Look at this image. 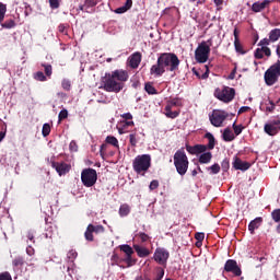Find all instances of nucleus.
<instances>
[{
    "label": "nucleus",
    "instance_id": "27",
    "mask_svg": "<svg viewBox=\"0 0 280 280\" xmlns=\"http://www.w3.org/2000/svg\"><path fill=\"white\" fill-rule=\"evenodd\" d=\"M118 213H119L120 218H126L127 215H129L130 207L128 206V203L120 205Z\"/></svg>",
    "mask_w": 280,
    "mask_h": 280
},
{
    "label": "nucleus",
    "instance_id": "29",
    "mask_svg": "<svg viewBox=\"0 0 280 280\" xmlns=\"http://www.w3.org/2000/svg\"><path fill=\"white\" fill-rule=\"evenodd\" d=\"M105 141L106 143L113 145L114 148H119V140H117L115 136H107Z\"/></svg>",
    "mask_w": 280,
    "mask_h": 280
},
{
    "label": "nucleus",
    "instance_id": "37",
    "mask_svg": "<svg viewBox=\"0 0 280 280\" xmlns=\"http://www.w3.org/2000/svg\"><path fill=\"white\" fill-rule=\"evenodd\" d=\"M78 257V252H75V249H71L68 252L67 254V258L69 259V261H72Z\"/></svg>",
    "mask_w": 280,
    "mask_h": 280
},
{
    "label": "nucleus",
    "instance_id": "14",
    "mask_svg": "<svg viewBox=\"0 0 280 280\" xmlns=\"http://www.w3.org/2000/svg\"><path fill=\"white\" fill-rule=\"evenodd\" d=\"M224 270L225 272H232L234 277H242V268L237 266V261L234 259L226 260Z\"/></svg>",
    "mask_w": 280,
    "mask_h": 280
},
{
    "label": "nucleus",
    "instance_id": "56",
    "mask_svg": "<svg viewBox=\"0 0 280 280\" xmlns=\"http://www.w3.org/2000/svg\"><path fill=\"white\" fill-rule=\"evenodd\" d=\"M195 237L198 242H202L205 240V233H197Z\"/></svg>",
    "mask_w": 280,
    "mask_h": 280
},
{
    "label": "nucleus",
    "instance_id": "30",
    "mask_svg": "<svg viewBox=\"0 0 280 280\" xmlns=\"http://www.w3.org/2000/svg\"><path fill=\"white\" fill-rule=\"evenodd\" d=\"M8 12V5L0 2V23H3L5 19V13Z\"/></svg>",
    "mask_w": 280,
    "mask_h": 280
},
{
    "label": "nucleus",
    "instance_id": "10",
    "mask_svg": "<svg viewBox=\"0 0 280 280\" xmlns=\"http://www.w3.org/2000/svg\"><path fill=\"white\" fill-rule=\"evenodd\" d=\"M81 182L84 187H93L97 183V171L93 168H84L81 173Z\"/></svg>",
    "mask_w": 280,
    "mask_h": 280
},
{
    "label": "nucleus",
    "instance_id": "21",
    "mask_svg": "<svg viewBox=\"0 0 280 280\" xmlns=\"http://www.w3.org/2000/svg\"><path fill=\"white\" fill-rule=\"evenodd\" d=\"M222 139L223 141H233L235 139V133H233V130L230 128H225L222 132Z\"/></svg>",
    "mask_w": 280,
    "mask_h": 280
},
{
    "label": "nucleus",
    "instance_id": "2",
    "mask_svg": "<svg viewBox=\"0 0 280 280\" xmlns=\"http://www.w3.org/2000/svg\"><path fill=\"white\" fill-rule=\"evenodd\" d=\"M128 71L126 70H114L112 73L106 74V79L103 84V89L107 93H119L124 91V82H128Z\"/></svg>",
    "mask_w": 280,
    "mask_h": 280
},
{
    "label": "nucleus",
    "instance_id": "48",
    "mask_svg": "<svg viewBox=\"0 0 280 280\" xmlns=\"http://www.w3.org/2000/svg\"><path fill=\"white\" fill-rule=\"evenodd\" d=\"M70 152H78V143L75 141H71L69 144Z\"/></svg>",
    "mask_w": 280,
    "mask_h": 280
},
{
    "label": "nucleus",
    "instance_id": "50",
    "mask_svg": "<svg viewBox=\"0 0 280 280\" xmlns=\"http://www.w3.org/2000/svg\"><path fill=\"white\" fill-rule=\"evenodd\" d=\"M115 14H125V12H128V9L125 7L117 8L115 11Z\"/></svg>",
    "mask_w": 280,
    "mask_h": 280
},
{
    "label": "nucleus",
    "instance_id": "20",
    "mask_svg": "<svg viewBox=\"0 0 280 280\" xmlns=\"http://www.w3.org/2000/svg\"><path fill=\"white\" fill-rule=\"evenodd\" d=\"M233 165L235 170H241L242 172H246V170L250 168V163L244 162L240 159H235Z\"/></svg>",
    "mask_w": 280,
    "mask_h": 280
},
{
    "label": "nucleus",
    "instance_id": "1",
    "mask_svg": "<svg viewBox=\"0 0 280 280\" xmlns=\"http://www.w3.org/2000/svg\"><path fill=\"white\" fill-rule=\"evenodd\" d=\"M180 67V60L175 54L165 52L158 58V63L151 67V75H162L165 71L176 73Z\"/></svg>",
    "mask_w": 280,
    "mask_h": 280
},
{
    "label": "nucleus",
    "instance_id": "55",
    "mask_svg": "<svg viewBox=\"0 0 280 280\" xmlns=\"http://www.w3.org/2000/svg\"><path fill=\"white\" fill-rule=\"evenodd\" d=\"M250 110L249 106H243L238 109V115H242V113H248Z\"/></svg>",
    "mask_w": 280,
    "mask_h": 280
},
{
    "label": "nucleus",
    "instance_id": "61",
    "mask_svg": "<svg viewBox=\"0 0 280 280\" xmlns=\"http://www.w3.org/2000/svg\"><path fill=\"white\" fill-rule=\"evenodd\" d=\"M27 238L32 242L34 240V233L33 232H28L27 233Z\"/></svg>",
    "mask_w": 280,
    "mask_h": 280
},
{
    "label": "nucleus",
    "instance_id": "54",
    "mask_svg": "<svg viewBox=\"0 0 280 280\" xmlns=\"http://www.w3.org/2000/svg\"><path fill=\"white\" fill-rule=\"evenodd\" d=\"M85 3L90 8H93V7L97 5V0H86Z\"/></svg>",
    "mask_w": 280,
    "mask_h": 280
},
{
    "label": "nucleus",
    "instance_id": "57",
    "mask_svg": "<svg viewBox=\"0 0 280 280\" xmlns=\"http://www.w3.org/2000/svg\"><path fill=\"white\" fill-rule=\"evenodd\" d=\"M233 35L234 40H240V31L237 30V27L234 28Z\"/></svg>",
    "mask_w": 280,
    "mask_h": 280
},
{
    "label": "nucleus",
    "instance_id": "25",
    "mask_svg": "<svg viewBox=\"0 0 280 280\" xmlns=\"http://www.w3.org/2000/svg\"><path fill=\"white\" fill-rule=\"evenodd\" d=\"M136 242H140L141 244H145V242H150V235L144 232H139L135 235Z\"/></svg>",
    "mask_w": 280,
    "mask_h": 280
},
{
    "label": "nucleus",
    "instance_id": "12",
    "mask_svg": "<svg viewBox=\"0 0 280 280\" xmlns=\"http://www.w3.org/2000/svg\"><path fill=\"white\" fill-rule=\"evenodd\" d=\"M264 131L266 132V135H269V137H275L276 135H279L280 118H273L266 122L264 126Z\"/></svg>",
    "mask_w": 280,
    "mask_h": 280
},
{
    "label": "nucleus",
    "instance_id": "63",
    "mask_svg": "<svg viewBox=\"0 0 280 280\" xmlns=\"http://www.w3.org/2000/svg\"><path fill=\"white\" fill-rule=\"evenodd\" d=\"M276 54H277L278 58H280V45L277 46Z\"/></svg>",
    "mask_w": 280,
    "mask_h": 280
},
{
    "label": "nucleus",
    "instance_id": "47",
    "mask_svg": "<svg viewBox=\"0 0 280 280\" xmlns=\"http://www.w3.org/2000/svg\"><path fill=\"white\" fill-rule=\"evenodd\" d=\"M149 189H150L151 191H154V189H159V180L153 179V180L150 183Z\"/></svg>",
    "mask_w": 280,
    "mask_h": 280
},
{
    "label": "nucleus",
    "instance_id": "9",
    "mask_svg": "<svg viewBox=\"0 0 280 280\" xmlns=\"http://www.w3.org/2000/svg\"><path fill=\"white\" fill-rule=\"evenodd\" d=\"M226 117H229V113L225 110L214 109L209 116V120L214 128H222V126H224V121H226Z\"/></svg>",
    "mask_w": 280,
    "mask_h": 280
},
{
    "label": "nucleus",
    "instance_id": "28",
    "mask_svg": "<svg viewBox=\"0 0 280 280\" xmlns=\"http://www.w3.org/2000/svg\"><path fill=\"white\" fill-rule=\"evenodd\" d=\"M205 138L208 139V150H213V148H215V138L213 137V133L211 132H207L205 135Z\"/></svg>",
    "mask_w": 280,
    "mask_h": 280
},
{
    "label": "nucleus",
    "instance_id": "22",
    "mask_svg": "<svg viewBox=\"0 0 280 280\" xmlns=\"http://www.w3.org/2000/svg\"><path fill=\"white\" fill-rule=\"evenodd\" d=\"M280 38V30L279 28H273L269 32V45L270 43H277V40Z\"/></svg>",
    "mask_w": 280,
    "mask_h": 280
},
{
    "label": "nucleus",
    "instance_id": "58",
    "mask_svg": "<svg viewBox=\"0 0 280 280\" xmlns=\"http://www.w3.org/2000/svg\"><path fill=\"white\" fill-rule=\"evenodd\" d=\"M22 264H23V259L21 258H16L13 260V266H22Z\"/></svg>",
    "mask_w": 280,
    "mask_h": 280
},
{
    "label": "nucleus",
    "instance_id": "62",
    "mask_svg": "<svg viewBox=\"0 0 280 280\" xmlns=\"http://www.w3.org/2000/svg\"><path fill=\"white\" fill-rule=\"evenodd\" d=\"M2 139H5V131L0 132V142L2 141Z\"/></svg>",
    "mask_w": 280,
    "mask_h": 280
},
{
    "label": "nucleus",
    "instance_id": "6",
    "mask_svg": "<svg viewBox=\"0 0 280 280\" xmlns=\"http://www.w3.org/2000/svg\"><path fill=\"white\" fill-rule=\"evenodd\" d=\"M211 39H208L207 42H201L197 49L195 50V60L197 62L203 65L209 60V54H211Z\"/></svg>",
    "mask_w": 280,
    "mask_h": 280
},
{
    "label": "nucleus",
    "instance_id": "40",
    "mask_svg": "<svg viewBox=\"0 0 280 280\" xmlns=\"http://www.w3.org/2000/svg\"><path fill=\"white\" fill-rule=\"evenodd\" d=\"M269 69L275 71V73L279 78V75H280V61H278L275 65H272Z\"/></svg>",
    "mask_w": 280,
    "mask_h": 280
},
{
    "label": "nucleus",
    "instance_id": "51",
    "mask_svg": "<svg viewBox=\"0 0 280 280\" xmlns=\"http://www.w3.org/2000/svg\"><path fill=\"white\" fill-rule=\"evenodd\" d=\"M122 119H125L126 121H132V114L130 113H125L120 116Z\"/></svg>",
    "mask_w": 280,
    "mask_h": 280
},
{
    "label": "nucleus",
    "instance_id": "19",
    "mask_svg": "<svg viewBox=\"0 0 280 280\" xmlns=\"http://www.w3.org/2000/svg\"><path fill=\"white\" fill-rule=\"evenodd\" d=\"M133 249L136 250L138 257H150V250L148 249V247L141 246L139 244H133Z\"/></svg>",
    "mask_w": 280,
    "mask_h": 280
},
{
    "label": "nucleus",
    "instance_id": "45",
    "mask_svg": "<svg viewBox=\"0 0 280 280\" xmlns=\"http://www.w3.org/2000/svg\"><path fill=\"white\" fill-rule=\"evenodd\" d=\"M67 117H69V112L67 109H62L59 113V121H62V119H67Z\"/></svg>",
    "mask_w": 280,
    "mask_h": 280
},
{
    "label": "nucleus",
    "instance_id": "11",
    "mask_svg": "<svg viewBox=\"0 0 280 280\" xmlns=\"http://www.w3.org/2000/svg\"><path fill=\"white\" fill-rule=\"evenodd\" d=\"M270 45V40L268 38H264L258 43V48L255 50L254 56L257 58V60H261L265 56L267 58H270L272 56V51L268 47Z\"/></svg>",
    "mask_w": 280,
    "mask_h": 280
},
{
    "label": "nucleus",
    "instance_id": "26",
    "mask_svg": "<svg viewBox=\"0 0 280 280\" xmlns=\"http://www.w3.org/2000/svg\"><path fill=\"white\" fill-rule=\"evenodd\" d=\"M121 127H118L119 135H125L126 129L130 126H135V121L132 120H125L120 124Z\"/></svg>",
    "mask_w": 280,
    "mask_h": 280
},
{
    "label": "nucleus",
    "instance_id": "24",
    "mask_svg": "<svg viewBox=\"0 0 280 280\" xmlns=\"http://www.w3.org/2000/svg\"><path fill=\"white\" fill-rule=\"evenodd\" d=\"M120 250L127 256V261H130L132 259V254L135 253V250H132V247H130V245H121Z\"/></svg>",
    "mask_w": 280,
    "mask_h": 280
},
{
    "label": "nucleus",
    "instance_id": "44",
    "mask_svg": "<svg viewBox=\"0 0 280 280\" xmlns=\"http://www.w3.org/2000/svg\"><path fill=\"white\" fill-rule=\"evenodd\" d=\"M51 10H58L60 8V0H49Z\"/></svg>",
    "mask_w": 280,
    "mask_h": 280
},
{
    "label": "nucleus",
    "instance_id": "23",
    "mask_svg": "<svg viewBox=\"0 0 280 280\" xmlns=\"http://www.w3.org/2000/svg\"><path fill=\"white\" fill-rule=\"evenodd\" d=\"M261 222H264V220L261 218H256L253 221H250V223L248 225L250 233H255L256 229L261 226Z\"/></svg>",
    "mask_w": 280,
    "mask_h": 280
},
{
    "label": "nucleus",
    "instance_id": "43",
    "mask_svg": "<svg viewBox=\"0 0 280 280\" xmlns=\"http://www.w3.org/2000/svg\"><path fill=\"white\" fill-rule=\"evenodd\" d=\"M35 80H38V82H45V81H47V77H45V73L38 71L35 74Z\"/></svg>",
    "mask_w": 280,
    "mask_h": 280
},
{
    "label": "nucleus",
    "instance_id": "13",
    "mask_svg": "<svg viewBox=\"0 0 280 280\" xmlns=\"http://www.w3.org/2000/svg\"><path fill=\"white\" fill-rule=\"evenodd\" d=\"M153 259L160 266H165L170 259V252L163 247H158L154 252Z\"/></svg>",
    "mask_w": 280,
    "mask_h": 280
},
{
    "label": "nucleus",
    "instance_id": "4",
    "mask_svg": "<svg viewBox=\"0 0 280 280\" xmlns=\"http://www.w3.org/2000/svg\"><path fill=\"white\" fill-rule=\"evenodd\" d=\"M186 150L189 154L199 155V163L207 164L211 163V159H213V154L211 152H207V145L205 144H196V145H186Z\"/></svg>",
    "mask_w": 280,
    "mask_h": 280
},
{
    "label": "nucleus",
    "instance_id": "52",
    "mask_svg": "<svg viewBox=\"0 0 280 280\" xmlns=\"http://www.w3.org/2000/svg\"><path fill=\"white\" fill-rule=\"evenodd\" d=\"M129 141H130L131 145H137V136H135V133H131L129 136Z\"/></svg>",
    "mask_w": 280,
    "mask_h": 280
},
{
    "label": "nucleus",
    "instance_id": "32",
    "mask_svg": "<svg viewBox=\"0 0 280 280\" xmlns=\"http://www.w3.org/2000/svg\"><path fill=\"white\" fill-rule=\"evenodd\" d=\"M265 105H266L267 113H272L276 108L275 102H272L271 100H267L265 102Z\"/></svg>",
    "mask_w": 280,
    "mask_h": 280
},
{
    "label": "nucleus",
    "instance_id": "60",
    "mask_svg": "<svg viewBox=\"0 0 280 280\" xmlns=\"http://www.w3.org/2000/svg\"><path fill=\"white\" fill-rule=\"evenodd\" d=\"M26 253H27V255H30V256L34 255V249L32 248V246H28V247L26 248Z\"/></svg>",
    "mask_w": 280,
    "mask_h": 280
},
{
    "label": "nucleus",
    "instance_id": "41",
    "mask_svg": "<svg viewBox=\"0 0 280 280\" xmlns=\"http://www.w3.org/2000/svg\"><path fill=\"white\" fill-rule=\"evenodd\" d=\"M271 218L276 222H280V209H276L271 212Z\"/></svg>",
    "mask_w": 280,
    "mask_h": 280
},
{
    "label": "nucleus",
    "instance_id": "35",
    "mask_svg": "<svg viewBox=\"0 0 280 280\" xmlns=\"http://www.w3.org/2000/svg\"><path fill=\"white\" fill-rule=\"evenodd\" d=\"M49 132H51V126L49 124H44L42 129L43 137H49Z\"/></svg>",
    "mask_w": 280,
    "mask_h": 280
},
{
    "label": "nucleus",
    "instance_id": "5",
    "mask_svg": "<svg viewBox=\"0 0 280 280\" xmlns=\"http://www.w3.org/2000/svg\"><path fill=\"white\" fill-rule=\"evenodd\" d=\"M152 165V156L150 154H142L135 158L132 162L133 172L143 174L150 170Z\"/></svg>",
    "mask_w": 280,
    "mask_h": 280
},
{
    "label": "nucleus",
    "instance_id": "59",
    "mask_svg": "<svg viewBox=\"0 0 280 280\" xmlns=\"http://www.w3.org/2000/svg\"><path fill=\"white\" fill-rule=\"evenodd\" d=\"M124 7L127 8V10H130V8H132V0H126V3Z\"/></svg>",
    "mask_w": 280,
    "mask_h": 280
},
{
    "label": "nucleus",
    "instance_id": "33",
    "mask_svg": "<svg viewBox=\"0 0 280 280\" xmlns=\"http://www.w3.org/2000/svg\"><path fill=\"white\" fill-rule=\"evenodd\" d=\"M92 228L88 225L86 231L84 233V237L88 242H93V230Z\"/></svg>",
    "mask_w": 280,
    "mask_h": 280
},
{
    "label": "nucleus",
    "instance_id": "46",
    "mask_svg": "<svg viewBox=\"0 0 280 280\" xmlns=\"http://www.w3.org/2000/svg\"><path fill=\"white\" fill-rule=\"evenodd\" d=\"M44 68H45V74H46L48 78H51V73H52L51 65H44Z\"/></svg>",
    "mask_w": 280,
    "mask_h": 280
},
{
    "label": "nucleus",
    "instance_id": "53",
    "mask_svg": "<svg viewBox=\"0 0 280 280\" xmlns=\"http://www.w3.org/2000/svg\"><path fill=\"white\" fill-rule=\"evenodd\" d=\"M163 277H165V270L160 269V270L158 271L156 279H154V280H161V279H163Z\"/></svg>",
    "mask_w": 280,
    "mask_h": 280
},
{
    "label": "nucleus",
    "instance_id": "39",
    "mask_svg": "<svg viewBox=\"0 0 280 280\" xmlns=\"http://www.w3.org/2000/svg\"><path fill=\"white\" fill-rule=\"evenodd\" d=\"M61 86L65 91H71V81L68 79H63L61 82Z\"/></svg>",
    "mask_w": 280,
    "mask_h": 280
},
{
    "label": "nucleus",
    "instance_id": "42",
    "mask_svg": "<svg viewBox=\"0 0 280 280\" xmlns=\"http://www.w3.org/2000/svg\"><path fill=\"white\" fill-rule=\"evenodd\" d=\"M233 130H234V135H236V137H238V135H242V130H244V127H242V125H235V122H234Z\"/></svg>",
    "mask_w": 280,
    "mask_h": 280
},
{
    "label": "nucleus",
    "instance_id": "16",
    "mask_svg": "<svg viewBox=\"0 0 280 280\" xmlns=\"http://www.w3.org/2000/svg\"><path fill=\"white\" fill-rule=\"evenodd\" d=\"M278 80H279V77L270 68L265 72V82L267 86H272L273 84L277 83Z\"/></svg>",
    "mask_w": 280,
    "mask_h": 280
},
{
    "label": "nucleus",
    "instance_id": "36",
    "mask_svg": "<svg viewBox=\"0 0 280 280\" xmlns=\"http://www.w3.org/2000/svg\"><path fill=\"white\" fill-rule=\"evenodd\" d=\"M88 226H91V231L93 233H104V228L102 225H93V224H89Z\"/></svg>",
    "mask_w": 280,
    "mask_h": 280
},
{
    "label": "nucleus",
    "instance_id": "31",
    "mask_svg": "<svg viewBox=\"0 0 280 280\" xmlns=\"http://www.w3.org/2000/svg\"><path fill=\"white\" fill-rule=\"evenodd\" d=\"M144 90L147 91V93L149 95H156V89L154 88V85H152L151 83H147L144 85Z\"/></svg>",
    "mask_w": 280,
    "mask_h": 280
},
{
    "label": "nucleus",
    "instance_id": "8",
    "mask_svg": "<svg viewBox=\"0 0 280 280\" xmlns=\"http://www.w3.org/2000/svg\"><path fill=\"white\" fill-rule=\"evenodd\" d=\"M214 97L224 104H229L235 100V89L229 86L218 88L214 91Z\"/></svg>",
    "mask_w": 280,
    "mask_h": 280
},
{
    "label": "nucleus",
    "instance_id": "3",
    "mask_svg": "<svg viewBox=\"0 0 280 280\" xmlns=\"http://www.w3.org/2000/svg\"><path fill=\"white\" fill-rule=\"evenodd\" d=\"M173 160L177 174H179V176H185L187 174V171L189 170V159L187 158L185 150H177L174 154Z\"/></svg>",
    "mask_w": 280,
    "mask_h": 280
},
{
    "label": "nucleus",
    "instance_id": "18",
    "mask_svg": "<svg viewBox=\"0 0 280 280\" xmlns=\"http://www.w3.org/2000/svg\"><path fill=\"white\" fill-rule=\"evenodd\" d=\"M272 3L270 0H264L262 2L258 1L253 3L252 10L253 12H262V10H266Z\"/></svg>",
    "mask_w": 280,
    "mask_h": 280
},
{
    "label": "nucleus",
    "instance_id": "17",
    "mask_svg": "<svg viewBox=\"0 0 280 280\" xmlns=\"http://www.w3.org/2000/svg\"><path fill=\"white\" fill-rule=\"evenodd\" d=\"M128 65L131 69H138L141 65V52H135L129 57Z\"/></svg>",
    "mask_w": 280,
    "mask_h": 280
},
{
    "label": "nucleus",
    "instance_id": "7",
    "mask_svg": "<svg viewBox=\"0 0 280 280\" xmlns=\"http://www.w3.org/2000/svg\"><path fill=\"white\" fill-rule=\"evenodd\" d=\"M183 106V98L175 97L167 101L166 106L164 108V115L168 119H176L178 115H180V110H172L173 107L180 108Z\"/></svg>",
    "mask_w": 280,
    "mask_h": 280
},
{
    "label": "nucleus",
    "instance_id": "38",
    "mask_svg": "<svg viewBox=\"0 0 280 280\" xmlns=\"http://www.w3.org/2000/svg\"><path fill=\"white\" fill-rule=\"evenodd\" d=\"M210 174H220V164H213L212 166L208 167Z\"/></svg>",
    "mask_w": 280,
    "mask_h": 280
},
{
    "label": "nucleus",
    "instance_id": "15",
    "mask_svg": "<svg viewBox=\"0 0 280 280\" xmlns=\"http://www.w3.org/2000/svg\"><path fill=\"white\" fill-rule=\"evenodd\" d=\"M51 167L56 170V172L59 174V176H65V174L69 173L71 170V166L68 165L67 163H56L51 162Z\"/></svg>",
    "mask_w": 280,
    "mask_h": 280
},
{
    "label": "nucleus",
    "instance_id": "34",
    "mask_svg": "<svg viewBox=\"0 0 280 280\" xmlns=\"http://www.w3.org/2000/svg\"><path fill=\"white\" fill-rule=\"evenodd\" d=\"M234 47H235V51L237 54H246V51H244V48L242 47V43L240 40H234Z\"/></svg>",
    "mask_w": 280,
    "mask_h": 280
},
{
    "label": "nucleus",
    "instance_id": "64",
    "mask_svg": "<svg viewBox=\"0 0 280 280\" xmlns=\"http://www.w3.org/2000/svg\"><path fill=\"white\" fill-rule=\"evenodd\" d=\"M213 1H214L215 5H222V3H223V0H213Z\"/></svg>",
    "mask_w": 280,
    "mask_h": 280
},
{
    "label": "nucleus",
    "instance_id": "49",
    "mask_svg": "<svg viewBox=\"0 0 280 280\" xmlns=\"http://www.w3.org/2000/svg\"><path fill=\"white\" fill-rule=\"evenodd\" d=\"M0 280H12V276H10V272H2L0 273Z\"/></svg>",
    "mask_w": 280,
    "mask_h": 280
}]
</instances>
